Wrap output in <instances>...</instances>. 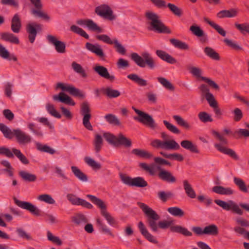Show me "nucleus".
Instances as JSON below:
<instances>
[{"label": "nucleus", "mask_w": 249, "mask_h": 249, "mask_svg": "<svg viewBox=\"0 0 249 249\" xmlns=\"http://www.w3.org/2000/svg\"><path fill=\"white\" fill-rule=\"evenodd\" d=\"M71 67L74 71L80 74L82 77L86 78L88 77V74L85 70L79 64L74 61L71 64Z\"/></svg>", "instance_id": "obj_44"}, {"label": "nucleus", "mask_w": 249, "mask_h": 249, "mask_svg": "<svg viewBox=\"0 0 249 249\" xmlns=\"http://www.w3.org/2000/svg\"><path fill=\"white\" fill-rule=\"evenodd\" d=\"M203 232L205 234L216 235L218 233L217 227L214 224L206 226L203 229Z\"/></svg>", "instance_id": "obj_55"}, {"label": "nucleus", "mask_w": 249, "mask_h": 249, "mask_svg": "<svg viewBox=\"0 0 249 249\" xmlns=\"http://www.w3.org/2000/svg\"><path fill=\"white\" fill-rule=\"evenodd\" d=\"M189 30L194 35L197 37H202L201 39L202 41L205 42L207 40V35H205L203 30L199 26L196 25H193L190 26Z\"/></svg>", "instance_id": "obj_31"}, {"label": "nucleus", "mask_w": 249, "mask_h": 249, "mask_svg": "<svg viewBox=\"0 0 249 249\" xmlns=\"http://www.w3.org/2000/svg\"><path fill=\"white\" fill-rule=\"evenodd\" d=\"M198 117L199 120L204 123L212 122L213 119L210 114L205 111L200 112L198 114Z\"/></svg>", "instance_id": "obj_59"}, {"label": "nucleus", "mask_w": 249, "mask_h": 249, "mask_svg": "<svg viewBox=\"0 0 249 249\" xmlns=\"http://www.w3.org/2000/svg\"><path fill=\"white\" fill-rule=\"evenodd\" d=\"M36 148L38 150L53 155L56 153V151L47 145H43L39 142L36 143Z\"/></svg>", "instance_id": "obj_54"}, {"label": "nucleus", "mask_w": 249, "mask_h": 249, "mask_svg": "<svg viewBox=\"0 0 249 249\" xmlns=\"http://www.w3.org/2000/svg\"><path fill=\"white\" fill-rule=\"evenodd\" d=\"M80 112L81 114L83 116V125L87 129L89 130H92V126L89 122V120L91 117L90 114V109L89 107V105L87 102H84L81 104Z\"/></svg>", "instance_id": "obj_12"}, {"label": "nucleus", "mask_w": 249, "mask_h": 249, "mask_svg": "<svg viewBox=\"0 0 249 249\" xmlns=\"http://www.w3.org/2000/svg\"><path fill=\"white\" fill-rule=\"evenodd\" d=\"M53 98L55 101H59L69 105L73 106L75 105V102L71 97L62 92H60L58 95H54Z\"/></svg>", "instance_id": "obj_27"}, {"label": "nucleus", "mask_w": 249, "mask_h": 249, "mask_svg": "<svg viewBox=\"0 0 249 249\" xmlns=\"http://www.w3.org/2000/svg\"><path fill=\"white\" fill-rule=\"evenodd\" d=\"M131 145L132 142L129 139L127 138L121 133L119 134L117 137L115 146L123 145L125 147H129Z\"/></svg>", "instance_id": "obj_35"}, {"label": "nucleus", "mask_w": 249, "mask_h": 249, "mask_svg": "<svg viewBox=\"0 0 249 249\" xmlns=\"http://www.w3.org/2000/svg\"><path fill=\"white\" fill-rule=\"evenodd\" d=\"M103 143V140L102 136L97 134L95 135V138L93 141V145L94 146L95 151L98 153L101 149Z\"/></svg>", "instance_id": "obj_53"}, {"label": "nucleus", "mask_w": 249, "mask_h": 249, "mask_svg": "<svg viewBox=\"0 0 249 249\" xmlns=\"http://www.w3.org/2000/svg\"><path fill=\"white\" fill-rule=\"evenodd\" d=\"M234 26L236 29L243 35H249V23H235Z\"/></svg>", "instance_id": "obj_40"}, {"label": "nucleus", "mask_w": 249, "mask_h": 249, "mask_svg": "<svg viewBox=\"0 0 249 249\" xmlns=\"http://www.w3.org/2000/svg\"><path fill=\"white\" fill-rule=\"evenodd\" d=\"M96 222L99 230H101L103 232L107 234L112 237H114V235L111 232L110 230L107 228V226L100 218H97L96 220Z\"/></svg>", "instance_id": "obj_38"}, {"label": "nucleus", "mask_w": 249, "mask_h": 249, "mask_svg": "<svg viewBox=\"0 0 249 249\" xmlns=\"http://www.w3.org/2000/svg\"><path fill=\"white\" fill-rule=\"evenodd\" d=\"M138 228L141 234L149 242L157 244L158 241L147 230L143 223L140 221L138 224Z\"/></svg>", "instance_id": "obj_24"}, {"label": "nucleus", "mask_w": 249, "mask_h": 249, "mask_svg": "<svg viewBox=\"0 0 249 249\" xmlns=\"http://www.w3.org/2000/svg\"><path fill=\"white\" fill-rule=\"evenodd\" d=\"M105 118L111 124L119 125L121 124L119 119L113 114H107L105 116Z\"/></svg>", "instance_id": "obj_61"}, {"label": "nucleus", "mask_w": 249, "mask_h": 249, "mask_svg": "<svg viewBox=\"0 0 249 249\" xmlns=\"http://www.w3.org/2000/svg\"><path fill=\"white\" fill-rule=\"evenodd\" d=\"M0 163L2 166L6 167L5 169H4L2 170V171L4 172H6L8 173V175L10 177H13V168H12V166L11 165V164L10 162L6 160H2Z\"/></svg>", "instance_id": "obj_64"}, {"label": "nucleus", "mask_w": 249, "mask_h": 249, "mask_svg": "<svg viewBox=\"0 0 249 249\" xmlns=\"http://www.w3.org/2000/svg\"><path fill=\"white\" fill-rule=\"evenodd\" d=\"M233 182L241 192L245 193H248V190L246 183L242 179L239 178L234 177L233 178Z\"/></svg>", "instance_id": "obj_48"}, {"label": "nucleus", "mask_w": 249, "mask_h": 249, "mask_svg": "<svg viewBox=\"0 0 249 249\" xmlns=\"http://www.w3.org/2000/svg\"><path fill=\"white\" fill-rule=\"evenodd\" d=\"M158 196L161 201L165 202L168 199L173 196V194L170 191L165 192L163 191H160L158 193Z\"/></svg>", "instance_id": "obj_62"}, {"label": "nucleus", "mask_w": 249, "mask_h": 249, "mask_svg": "<svg viewBox=\"0 0 249 249\" xmlns=\"http://www.w3.org/2000/svg\"><path fill=\"white\" fill-rule=\"evenodd\" d=\"M120 178L124 183L130 186L145 187L148 185L147 182L142 177L131 178L125 175H120Z\"/></svg>", "instance_id": "obj_11"}, {"label": "nucleus", "mask_w": 249, "mask_h": 249, "mask_svg": "<svg viewBox=\"0 0 249 249\" xmlns=\"http://www.w3.org/2000/svg\"><path fill=\"white\" fill-rule=\"evenodd\" d=\"M173 119L177 122V124L184 128L189 129L190 128V124L184 120L181 116L179 115H174L173 116Z\"/></svg>", "instance_id": "obj_60"}, {"label": "nucleus", "mask_w": 249, "mask_h": 249, "mask_svg": "<svg viewBox=\"0 0 249 249\" xmlns=\"http://www.w3.org/2000/svg\"><path fill=\"white\" fill-rule=\"evenodd\" d=\"M30 1L35 7V8L31 10V13L34 16L42 18L47 20L50 19V17L48 15L42 10V4L41 0H30Z\"/></svg>", "instance_id": "obj_14"}, {"label": "nucleus", "mask_w": 249, "mask_h": 249, "mask_svg": "<svg viewBox=\"0 0 249 249\" xmlns=\"http://www.w3.org/2000/svg\"><path fill=\"white\" fill-rule=\"evenodd\" d=\"M214 147L217 149L218 151L224 154L229 155L234 160H239V157L233 150L223 146L220 143H215Z\"/></svg>", "instance_id": "obj_25"}, {"label": "nucleus", "mask_w": 249, "mask_h": 249, "mask_svg": "<svg viewBox=\"0 0 249 249\" xmlns=\"http://www.w3.org/2000/svg\"><path fill=\"white\" fill-rule=\"evenodd\" d=\"M0 130L3 133L4 136L6 138L11 139L15 136L14 129L12 131L6 125L2 123H0Z\"/></svg>", "instance_id": "obj_41"}, {"label": "nucleus", "mask_w": 249, "mask_h": 249, "mask_svg": "<svg viewBox=\"0 0 249 249\" xmlns=\"http://www.w3.org/2000/svg\"><path fill=\"white\" fill-rule=\"evenodd\" d=\"M212 191L221 195L231 196L234 193V190L231 187H224L222 186H215Z\"/></svg>", "instance_id": "obj_30"}, {"label": "nucleus", "mask_w": 249, "mask_h": 249, "mask_svg": "<svg viewBox=\"0 0 249 249\" xmlns=\"http://www.w3.org/2000/svg\"><path fill=\"white\" fill-rule=\"evenodd\" d=\"M131 153L140 158L150 159L153 157L151 153L140 149H134L132 150Z\"/></svg>", "instance_id": "obj_47"}, {"label": "nucleus", "mask_w": 249, "mask_h": 249, "mask_svg": "<svg viewBox=\"0 0 249 249\" xmlns=\"http://www.w3.org/2000/svg\"><path fill=\"white\" fill-rule=\"evenodd\" d=\"M214 202L223 209L229 211H231L232 213L239 215L243 214V211L240 208L241 207L246 211L249 213V204L246 203H240L238 205L232 200H229L228 202L220 199L214 200Z\"/></svg>", "instance_id": "obj_2"}, {"label": "nucleus", "mask_w": 249, "mask_h": 249, "mask_svg": "<svg viewBox=\"0 0 249 249\" xmlns=\"http://www.w3.org/2000/svg\"><path fill=\"white\" fill-rule=\"evenodd\" d=\"M86 48L90 52L95 53L97 56L102 59L105 57V54L101 46L98 44H93L92 43L87 42L85 45Z\"/></svg>", "instance_id": "obj_22"}, {"label": "nucleus", "mask_w": 249, "mask_h": 249, "mask_svg": "<svg viewBox=\"0 0 249 249\" xmlns=\"http://www.w3.org/2000/svg\"><path fill=\"white\" fill-rule=\"evenodd\" d=\"M151 2L157 8L164 9L167 7L175 15L180 17L182 15L181 9L174 4L171 3H166L164 0H150Z\"/></svg>", "instance_id": "obj_13"}, {"label": "nucleus", "mask_w": 249, "mask_h": 249, "mask_svg": "<svg viewBox=\"0 0 249 249\" xmlns=\"http://www.w3.org/2000/svg\"><path fill=\"white\" fill-rule=\"evenodd\" d=\"M72 221L76 225H81L88 222L86 216L81 213H77L71 217Z\"/></svg>", "instance_id": "obj_39"}, {"label": "nucleus", "mask_w": 249, "mask_h": 249, "mask_svg": "<svg viewBox=\"0 0 249 249\" xmlns=\"http://www.w3.org/2000/svg\"><path fill=\"white\" fill-rule=\"evenodd\" d=\"M183 185L187 196L191 198H195L196 197V193L189 181L187 180H184Z\"/></svg>", "instance_id": "obj_36"}, {"label": "nucleus", "mask_w": 249, "mask_h": 249, "mask_svg": "<svg viewBox=\"0 0 249 249\" xmlns=\"http://www.w3.org/2000/svg\"><path fill=\"white\" fill-rule=\"evenodd\" d=\"M127 77L140 86H146L147 85L146 80L141 78L137 74H130Z\"/></svg>", "instance_id": "obj_43"}, {"label": "nucleus", "mask_w": 249, "mask_h": 249, "mask_svg": "<svg viewBox=\"0 0 249 249\" xmlns=\"http://www.w3.org/2000/svg\"><path fill=\"white\" fill-rule=\"evenodd\" d=\"M187 69L189 72L192 74L193 76L196 77L198 79H201L206 82L209 85V86H211L214 89L219 90V87L214 81L207 77H203L202 76V71L200 68L192 66L188 67Z\"/></svg>", "instance_id": "obj_10"}, {"label": "nucleus", "mask_w": 249, "mask_h": 249, "mask_svg": "<svg viewBox=\"0 0 249 249\" xmlns=\"http://www.w3.org/2000/svg\"><path fill=\"white\" fill-rule=\"evenodd\" d=\"M203 20L205 22L209 24L221 36H226V31L219 25L216 24L212 21H211L208 18L206 17H204Z\"/></svg>", "instance_id": "obj_37"}, {"label": "nucleus", "mask_w": 249, "mask_h": 249, "mask_svg": "<svg viewBox=\"0 0 249 249\" xmlns=\"http://www.w3.org/2000/svg\"><path fill=\"white\" fill-rule=\"evenodd\" d=\"M133 110L138 114L137 116H134V119L142 123L143 125L154 129L157 127L154 120L149 114L141 111L134 107H132Z\"/></svg>", "instance_id": "obj_7"}, {"label": "nucleus", "mask_w": 249, "mask_h": 249, "mask_svg": "<svg viewBox=\"0 0 249 249\" xmlns=\"http://www.w3.org/2000/svg\"><path fill=\"white\" fill-rule=\"evenodd\" d=\"M105 94L110 98H117L121 95L120 92L116 89H114L110 87H107L103 89Z\"/></svg>", "instance_id": "obj_51"}, {"label": "nucleus", "mask_w": 249, "mask_h": 249, "mask_svg": "<svg viewBox=\"0 0 249 249\" xmlns=\"http://www.w3.org/2000/svg\"><path fill=\"white\" fill-rule=\"evenodd\" d=\"M131 58L138 66L141 68H144L147 66L150 69H154L156 67L155 60L147 52L142 53L141 56L137 53H133L131 54Z\"/></svg>", "instance_id": "obj_4"}, {"label": "nucleus", "mask_w": 249, "mask_h": 249, "mask_svg": "<svg viewBox=\"0 0 249 249\" xmlns=\"http://www.w3.org/2000/svg\"><path fill=\"white\" fill-rule=\"evenodd\" d=\"M159 170L158 176L161 180L169 183H174L177 181L176 178L171 172L160 168Z\"/></svg>", "instance_id": "obj_19"}, {"label": "nucleus", "mask_w": 249, "mask_h": 249, "mask_svg": "<svg viewBox=\"0 0 249 249\" xmlns=\"http://www.w3.org/2000/svg\"><path fill=\"white\" fill-rule=\"evenodd\" d=\"M14 154L24 164L29 163V160L18 149L12 148V151L8 148L1 146L0 147V155H4L8 158H14Z\"/></svg>", "instance_id": "obj_8"}, {"label": "nucleus", "mask_w": 249, "mask_h": 249, "mask_svg": "<svg viewBox=\"0 0 249 249\" xmlns=\"http://www.w3.org/2000/svg\"><path fill=\"white\" fill-rule=\"evenodd\" d=\"M77 23L80 25H86L89 30L92 31L96 32L98 33L104 32L103 29L91 19L79 20L77 21Z\"/></svg>", "instance_id": "obj_21"}, {"label": "nucleus", "mask_w": 249, "mask_h": 249, "mask_svg": "<svg viewBox=\"0 0 249 249\" xmlns=\"http://www.w3.org/2000/svg\"><path fill=\"white\" fill-rule=\"evenodd\" d=\"M53 98L55 101H59L69 105L73 106L75 105V102L71 97L62 92H60L58 95H54Z\"/></svg>", "instance_id": "obj_28"}, {"label": "nucleus", "mask_w": 249, "mask_h": 249, "mask_svg": "<svg viewBox=\"0 0 249 249\" xmlns=\"http://www.w3.org/2000/svg\"><path fill=\"white\" fill-rule=\"evenodd\" d=\"M85 162L94 170H99L101 168V165L99 163L96 162L93 159L89 157H85L84 158Z\"/></svg>", "instance_id": "obj_56"}, {"label": "nucleus", "mask_w": 249, "mask_h": 249, "mask_svg": "<svg viewBox=\"0 0 249 249\" xmlns=\"http://www.w3.org/2000/svg\"><path fill=\"white\" fill-rule=\"evenodd\" d=\"M167 211L175 216L182 217L184 215V212L180 208L177 207L168 208Z\"/></svg>", "instance_id": "obj_63"}, {"label": "nucleus", "mask_w": 249, "mask_h": 249, "mask_svg": "<svg viewBox=\"0 0 249 249\" xmlns=\"http://www.w3.org/2000/svg\"><path fill=\"white\" fill-rule=\"evenodd\" d=\"M156 54L161 59L170 64H175L177 62L176 59L164 51L160 50H157Z\"/></svg>", "instance_id": "obj_32"}, {"label": "nucleus", "mask_w": 249, "mask_h": 249, "mask_svg": "<svg viewBox=\"0 0 249 249\" xmlns=\"http://www.w3.org/2000/svg\"><path fill=\"white\" fill-rule=\"evenodd\" d=\"M137 204L147 216V223L148 226L153 231H157L158 225L156 221L160 219V216L146 204L140 202H138Z\"/></svg>", "instance_id": "obj_5"}, {"label": "nucleus", "mask_w": 249, "mask_h": 249, "mask_svg": "<svg viewBox=\"0 0 249 249\" xmlns=\"http://www.w3.org/2000/svg\"><path fill=\"white\" fill-rule=\"evenodd\" d=\"M46 108L51 115L58 119L61 117V114L55 109L53 104L47 103L46 105Z\"/></svg>", "instance_id": "obj_58"}, {"label": "nucleus", "mask_w": 249, "mask_h": 249, "mask_svg": "<svg viewBox=\"0 0 249 249\" xmlns=\"http://www.w3.org/2000/svg\"><path fill=\"white\" fill-rule=\"evenodd\" d=\"M86 196L101 209L102 215L105 217L110 225L114 226L117 224L115 218L107 211V206L102 199L91 195H87Z\"/></svg>", "instance_id": "obj_6"}, {"label": "nucleus", "mask_w": 249, "mask_h": 249, "mask_svg": "<svg viewBox=\"0 0 249 249\" xmlns=\"http://www.w3.org/2000/svg\"><path fill=\"white\" fill-rule=\"evenodd\" d=\"M93 70L97 73L103 78L110 81H113L115 79V76L112 75H110L107 69L104 66L97 65L93 68Z\"/></svg>", "instance_id": "obj_23"}, {"label": "nucleus", "mask_w": 249, "mask_h": 249, "mask_svg": "<svg viewBox=\"0 0 249 249\" xmlns=\"http://www.w3.org/2000/svg\"><path fill=\"white\" fill-rule=\"evenodd\" d=\"M145 17L150 21L151 30L155 31L158 33H171V30L161 21L157 14L152 12H147L145 14Z\"/></svg>", "instance_id": "obj_3"}, {"label": "nucleus", "mask_w": 249, "mask_h": 249, "mask_svg": "<svg viewBox=\"0 0 249 249\" xmlns=\"http://www.w3.org/2000/svg\"><path fill=\"white\" fill-rule=\"evenodd\" d=\"M15 204L18 207L28 210L33 214L36 216L41 215V211L31 203L27 201H22L17 198H14Z\"/></svg>", "instance_id": "obj_15"}, {"label": "nucleus", "mask_w": 249, "mask_h": 249, "mask_svg": "<svg viewBox=\"0 0 249 249\" xmlns=\"http://www.w3.org/2000/svg\"><path fill=\"white\" fill-rule=\"evenodd\" d=\"M21 28V22L19 15L15 14L11 20V29L13 32L18 33Z\"/></svg>", "instance_id": "obj_33"}, {"label": "nucleus", "mask_w": 249, "mask_h": 249, "mask_svg": "<svg viewBox=\"0 0 249 249\" xmlns=\"http://www.w3.org/2000/svg\"><path fill=\"white\" fill-rule=\"evenodd\" d=\"M180 145L183 148L190 151L192 153H199L197 146L191 141L183 140L180 142Z\"/></svg>", "instance_id": "obj_29"}, {"label": "nucleus", "mask_w": 249, "mask_h": 249, "mask_svg": "<svg viewBox=\"0 0 249 249\" xmlns=\"http://www.w3.org/2000/svg\"><path fill=\"white\" fill-rule=\"evenodd\" d=\"M95 13L99 16L109 20H113L116 18L112 9L107 4H103L97 6L95 8Z\"/></svg>", "instance_id": "obj_9"}, {"label": "nucleus", "mask_w": 249, "mask_h": 249, "mask_svg": "<svg viewBox=\"0 0 249 249\" xmlns=\"http://www.w3.org/2000/svg\"><path fill=\"white\" fill-rule=\"evenodd\" d=\"M56 88H60L62 90L67 91L71 95L75 97H78L81 98L85 97V94L81 90L71 85H65L62 83H58L57 84Z\"/></svg>", "instance_id": "obj_16"}, {"label": "nucleus", "mask_w": 249, "mask_h": 249, "mask_svg": "<svg viewBox=\"0 0 249 249\" xmlns=\"http://www.w3.org/2000/svg\"><path fill=\"white\" fill-rule=\"evenodd\" d=\"M71 169L74 176L79 180L82 181H87L88 180V177L87 175L83 173L76 166H71Z\"/></svg>", "instance_id": "obj_45"}, {"label": "nucleus", "mask_w": 249, "mask_h": 249, "mask_svg": "<svg viewBox=\"0 0 249 249\" xmlns=\"http://www.w3.org/2000/svg\"><path fill=\"white\" fill-rule=\"evenodd\" d=\"M204 53L211 58L218 60L220 59L219 55L213 48L210 47H206L204 49Z\"/></svg>", "instance_id": "obj_57"}, {"label": "nucleus", "mask_w": 249, "mask_h": 249, "mask_svg": "<svg viewBox=\"0 0 249 249\" xmlns=\"http://www.w3.org/2000/svg\"><path fill=\"white\" fill-rule=\"evenodd\" d=\"M15 136L19 144H26L31 142V137L20 129H14Z\"/></svg>", "instance_id": "obj_20"}, {"label": "nucleus", "mask_w": 249, "mask_h": 249, "mask_svg": "<svg viewBox=\"0 0 249 249\" xmlns=\"http://www.w3.org/2000/svg\"><path fill=\"white\" fill-rule=\"evenodd\" d=\"M19 176L23 180L28 182H33L36 179V175L24 171H20L19 172Z\"/></svg>", "instance_id": "obj_50"}, {"label": "nucleus", "mask_w": 249, "mask_h": 249, "mask_svg": "<svg viewBox=\"0 0 249 249\" xmlns=\"http://www.w3.org/2000/svg\"><path fill=\"white\" fill-rule=\"evenodd\" d=\"M158 82L166 89L174 91L175 90V87L167 79L162 77H157Z\"/></svg>", "instance_id": "obj_52"}, {"label": "nucleus", "mask_w": 249, "mask_h": 249, "mask_svg": "<svg viewBox=\"0 0 249 249\" xmlns=\"http://www.w3.org/2000/svg\"><path fill=\"white\" fill-rule=\"evenodd\" d=\"M160 154L165 158L169 159L170 160H176L178 161H182L184 160L183 156L178 153H173V154H167L164 152H160Z\"/></svg>", "instance_id": "obj_49"}, {"label": "nucleus", "mask_w": 249, "mask_h": 249, "mask_svg": "<svg viewBox=\"0 0 249 249\" xmlns=\"http://www.w3.org/2000/svg\"><path fill=\"white\" fill-rule=\"evenodd\" d=\"M26 29L29 35V40L33 43L35 41L37 32L41 31L42 25L36 22L29 23L27 25Z\"/></svg>", "instance_id": "obj_17"}, {"label": "nucleus", "mask_w": 249, "mask_h": 249, "mask_svg": "<svg viewBox=\"0 0 249 249\" xmlns=\"http://www.w3.org/2000/svg\"><path fill=\"white\" fill-rule=\"evenodd\" d=\"M160 136L164 141L159 139L153 140L150 143L152 147L165 150H178L180 149L179 144L174 139L169 140V135L165 132H161Z\"/></svg>", "instance_id": "obj_1"}, {"label": "nucleus", "mask_w": 249, "mask_h": 249, "mask_svg": "<svg viewBox=\"0 0 249 249\" xmlns=\"http://www.w3.org/2000/svg\"><path fill=\"white\" fill-rule=\"evenodd\" d=\"M48 41L54 46L55 49L58 53H64L66 52V44L64 42L57 40L55 36L48 35L46 36Z\"/></svg>", "instance_id": "obj_18"}, {"label": "nucleus", "mask_w": 249, "mask_h": 249, "mask_svg": "<svg viewBox=\"0 0 249 249\" xmlns=\"http://www.w3.org/2000/svg\"><path fill=\"white\" fill-rule=\"evenodd\" d=\"M0 36L1 39L3 41L15 44H18L19 43L18 38L10 32H2L0 34Z\"/></svg>", "instance_id": "obj_26"}, {"label": "nucleus", "mask_w": 249, "mask_h": 249, "mask_svg": "<svg viewBox=\"0 0 249 249\" xmlns=\"http://www.w3.org/2000/svg\"><path fill=\"white\" fill-rule=\"evenodd\" d=\"M171 231L173 232H176L181 233L186 236H191L192 233L191 231H189L186 228H183L180 226H174L170 228Z\"/></svg>", "instance_id": "obj_42"}, {"label": "nucleus", "mask_w": 249, "mask_h": 249, "mask_svg": "<svg viewBox=\"0 0 249 249\" xmlns=\"http://www.w3.org/2000/svg\"><path fill=\"white\" fill-rule=\"evenodd\" d=\"M237 14L238 11L232 8L228 10H224L220 11L217 14V17L220 18H233L237 16Z\"/></svg>", "instance_id": "obj_34"}, {"label": "nucleus", "mask_w": 249, "mask_h": 249, "mask_svg": "<svg viewBox=\"0 0 249 249\" xmlns=\"http://www.w3.org/2000/svg\"><path fill=\"white\" fill-rule=\"evenodd\" d=\"M171 43L176 48L181 50H188L189 45L184 42L181 41L176 38H171L170 39Z\"/></svg>", "instance_id": "obj_46"}]
</instances>
